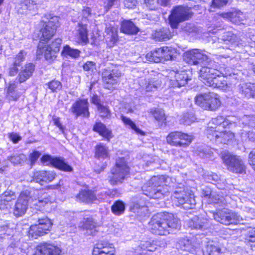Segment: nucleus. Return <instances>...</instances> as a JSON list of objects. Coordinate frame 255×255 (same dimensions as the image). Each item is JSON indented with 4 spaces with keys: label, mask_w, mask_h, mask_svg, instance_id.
<instances>
[{
    "label": "nucleus",
    "mask_w": 255,
    "mask_h": 255,
    "mask_svg": "<svg viewBox=\"0 0 255 255\" xmlns=\"http://www.w3.org/2000/svg\"><path fill=\"white\" fill-rule=\"evenodd\" d=\"M149 226L152 234L162 236L170 234L174 229H179L180 223L172 214L158 213L152 216Z\"/></svg>",
    "instance_id": "f257e3e1"
},
{
    "label": "nucleus",
    "mask_w": 255,
    "mask_h": 255,
    "mask_svg": "<svg viewBox=\"0 0 255 255\" xmlns=\"http://www.w3.org/2000/svg\"><path fill=\"white\" fill-rule=\"evenodd\" d=\"M170 187L165 184L163 176H153L142 187L143 193L150 198L160 199L167 196Z\"/></svg>",
    "instance_id": "f03ea898"
},
{
    "label": "nucleus",
    "mask_w": 255,
    "mask_h": 255,
    "mask_svg": "<svg viewBox=\"0 0 255 255\" xmlns=\"http://www.w3.org/2000/svg\"><path fill=\"white\" fill-rule=\"evenodd\" d=\"M129 173V167L125 158H119L116 160L115 166L111 169L108 179L111 185H117L122 183Z\"/></svg>",
    "instance_id": "7ed1b4c3"
},
{
    "label": "nucleus",
    "mask_w": 255,
    "mask_h": 255,
    "mask_svg": "<svg viewBox=\"0 0 255 255\" xmlns=\"http://www.w3.org/2000/svg\"><path fill=\"white\" fill-rule=\"evenodd\" d=\"M41 23L42 27L39 33L40 41L48 40L54 35L59 25V17L46 14Z\"/></svg>",
    "instance_id": "20e7f679"
},
{
    "label": "nucleus",
    "mask_w": 255,
    "mask_h": 255,
    "mask_svg": "<svg viewBox=\"0 0 255 255\" xmlns=\"http://www.w3.org/2000/svg\"><path fill=\"white\" fill-rule=\"evenodd\" d=\"M41 213H37L33 215V218L37 220V224L32 225L30 227L28 231L29 238L37 239L38 237L43 236L47 233L51 228L52 223L46 217L42 218L40 215Z\"/></svg>",
    "instance_id": "39448f33"
},
{
    "label": "nucleus",
    "mask_w": 255,
    "mask_h": 255,
    "mask_svg": "<svg viewBox=\"0 0 255 255\" xmlns=\"http://www.w3.org/2000/svg\"><path fill=\"white\" fill-rule=\"evenodd\" d=\"M172 196L177 205L181 206L184 209H192L196 205L194 194L191 192H185L183 187L176 188Z\"/></svg>",
    "instance_id": "423d86ee"
},
{
    "label": "nucleus",
    "mask_w": 255,
    "mask_h": 255,
    "mask_svg": "<svg viewBox=\"0 0 255 255\" xmlns=\"http://www.w3.org/2000/svg\"><path fill=\"white\" fill-rule=\"evenodd\" d=\"M196 104L205 110L215 111L220 106L221 102L218 95L209 92L197 95L195 98Z\"/></svg>",
    "instance_id": "0eeeda50"
},
{
    "label": "nucleus",
    "mask_w": 255,
    "mask_h": 255,
    "mask_svg": "<svg viewBox=\"0 0 255 255\" xmlns=\"http://www.w3.org/2000/svg\"><path fill=\"white\" fill-rule=\"evenodd\" d=\"M191 9L188 6L178 5L174 7L169 16L170 25L172 28H177L179 23L189 19L192 15Z\"/></svg>",
    "instance_id": "6e6552de"
},
{
    "label": "nucleus",
    "mask_w": 255,
    "mask_h": 255,
    "mask_svg": "<svg viewBox=\"0 0 255 255\" xmlns=\"http://www.w3.org/2000/svg\"><path fill=\"white\" fill-rule=\"evenodd\" d=\"M62 43V40L60 38H56L53 41L51 45H46L42 41H40L36 52L37 56L39 57L43 54L47 60H52L56 57V54L60 50Z\"/></svg>",
    "instance_id": "1a4fd4ad"
},
{
    "label": "nucleus",
    "mask_w": 255,
    "mask_h": 255,
    "mask_svg": "<svg viewBox=\"0 0 255 255\" xmlns=\"http://www.w3.org/2000/svg\"><path fill=\"white\" fill-rule=\"evenodd\" d=\"M207 64L201 65L200 70L199 77L200 80L206 85L207 81H211L216 77L223 75L220 70L217 69L218 65L214 61L210 59L207 61Z\"/></svg>",
    "instance_id": "9d476101"
},
{
    "label": "nucleus",
    "mask_w": 255,
    "mask_h": 255,
    "mask_svg": "<svg viewBox=\"0 0 255 255\" xmlns=\"http://www.w3.org/2000/svg\"><path fill=\"white\" fill-rule=\"evenodd\" d=\"M209 213L216 221L225 225L236 224L240 220V216L228 209L218 210L216 212H210Z\"/></svg>",
    "instance_id": "9b49d317"
},
{
    "label": "nucleus",
    "mask_w": 255,
    "mask_h": 255,
    "mask_svg": "<svg viewBox=\"0 0 255 255\" xmlns=\"http://www.w3.org/2000/svg\"><path fill=\"white\" fill-rule=\"evenodd\" d=\"M122 73L117 68H108L103 70L102 79L104 87L108 89L114 88L120 81Z\"/></svg>",
    "instance_id": "f8f14e48"
},
{
    "label": "nucleus",
    "mask_w": 255,
    "mask_h": 255,
    "mask_svg": "<svg viewBox=\"0 0 255 255\" xmlns=\"http://www.w3.org/2000/svg\"><path fill=\"white\" fill-rule=\"evenodd\" d=\"M222 159L229 170L236 173H243L245 171L244 163L239 157L225 152L222 155Z\"/></svg>",
    "instance_id": "ddd939ff"
},
{
    "label": "nucleus",
    "mask_w": 255,
    "mask_h": 255,
    "mask_svg": "<svg viewBox=\"0 0 255 255\" xmlns=\"http://www.w3.org/2000/svg\"><path fill=\"white\" fill-rule=\"evenodd\" d=\"M184 59L188 63L191 65L207 64V61L210 58L199 49H192L186 52L184 56Z\"/></svg>",
    "instance_id": "4468645a"
},
{
    "label": "nucleus",
    "mask_w": 255,
    "mask_h": 255,
    "mask_svg": "<svg viewBox=\"0 0 255 255\" xmlns=\"http://www.w3.org/2000/svg\"><path fill=\"white\" fill-rule=\"evenodd\" d=\"M192 136L179 131H173L170 133L166 137L168 143L175 146H186L192 141Z\"/></svg>",
    "instance_id": "2eb2a0df"
},
{
    "label": "nucleus",
    "mask_w": 255,
    "mask_h": 255,
    "mask_svg": "<svg viewBox=\"0 0 255 255\" xmlns=\"http://www.w3.org/2000/svg\"><path fill=\"white\" fill-rule=\"evenodd\" d=\"M30 192L27 190L22 192L15 203L13 214L16 217L24 215L27 210L30 199Z\"/></svg>",
    "instance_id": "dca6fc26"
},
{
    "label": "nucleus",
    "mask_w": 255,
    "mask_h": 255,
    "mask_svg": "<svg viewBox=\"0 0 255 255\" xmlns=\"http://www.w3.org/2000/svg\"><path fill=\"white\" fill-rule=\"evenodd\" d=\"M41 161L43 164H48V163L52 165L55 167L66 172H71L73 170L72 167L67 164L63 160L60 158H53L49 155H44L40 159Z\"/></svg>",
    "instance_id": "f3484780"
},
{
    "label": "nucleus",
    "mask_w": 255,
    "mask_h": 255,
    "mask_svg": "<svg viewBox=\"0 0 255 255\" xmlns=\"http://www.w3.org/2000/svg\"><path fill=\"white\" fill-rule=\"evenodd\" d=\"M88 107L89 103L87 100L82 99L74 103L70 110L73 114L76 115V118L79 116L88 118L90 116Z\"/></svg>",
    "instance_id": "a211bd4d"
},
{
    "label": "nucleus",
    "mask_w": 255,
    "mask_h": 255,
    "mask_svg": "<svg viewBox=\"0 0 255 255\" xmlns=\"http://www.w3.org/2000/svg\"><path fill=\"white\" fill-rule=\"evenodd\" d=\"M61 252L59 248L52 244L42 243L38 245L33 255H60Z\"/></svg>",
    "instance_id": "6ab92c4d"
},
{
    "label": "nucleus",
    "mask_w": 255,
    "mask_h": 255,
    "mask_svg": "<svg viewBox=\"0 0 255 255\" xmlns=\"http://www.w3.org/2000/svg\"><path fill=\"white\" fill-rule=\"evenodd\" d=\"M31 182L38 183L41 185L51 182L55 178V173L50 171H37L33 173Z\"/></svg>",
    "instance_id": "aec40b11"
},
{
    "label": "nucleus",
    "mask_w": 255,
    "mask_h": 255,
    "mask_svg": "<svg viewBox=\"0 0 255 255\" xmlns=\"http://www.w3.org/2000/svg\"><path fill=\"white\" fill-rule=\"evenodd\" d=\"M115 253V250L112 244L101 242L96 245L92 255H114Z\"/></svg>",
    "instance_id": "412c9836"
},
{
    "label": "nucleus",
    "mask_w": 255,
    "mask_h": 255,
    "mask_svg": "<svg viewBox=\"0 0 255 255\" xmlns=\"http://www.w3.org/2000/svg\"><path fill=\"white\" fill-rule=\"evenodd\" d=\"M187 226L196 230H204L209 228L208 220L202 216H195L187 222Z\"/></svg>",
    "instance_id": "4be33fe9"
},
{
    "label": "nucleus",
    "mask_w": 255,
    "mask_h": 255,
    "mask_svg": "<svg viewBox=\"0 0 255 255\" xmlns=\"http://www.w3.org/2000/svg\"><path fill=\"white\" fill-rule=\"evenodd\" d=\"M220 16L226 19L233 23L236 24H241L244 23L245 16L240 10L236 9L233 10L232 11L223 12L220 14Z\"/></svg>",
    "instance_id": "5701e85b"
},
{
    "label": "nucleus",
    "mask_w": 255,
    "mask_h": 255,
    "mask_svg": "<svg viewBox=\"0 0 255 255\" xmlns=\"http://www.w3.org/2000/svg\"><path fill=\"white\" fill-rule=\"evenodd\" d=\"M99 198V195L97 196L94 191L91 190H82L76 196V198L80 202L86 204L92 203Z\"/></svg>",
    "instance_id": "b1692460"
},
{
    "label": "nucleus",
    "mask_w": 255,
    "mask_h": 255,
    "mask_svg": "<svg viewBox=\"0 0 255 255\" xmlns=\"http://www.w3.org/2000/svg\"><path fill=\"white\" fill-rule=\"evenodd\" d=\"M239 91L242 96L248 99H255V84L246 83L239 85Z\"/></svg>",
    "instance_id": "393cba45"
},
{
    "label": "nucleus",
    "mask_w": 255,
    "mask_h": 255,
    "mask_svg": "<svg viewBox=\"0 0 255 255\" xmlns=\"http://www.w3.org/2000/svg\"><path fill=\"white\" fill-rule=\"evenodd\" d=\"M189 80L188 75L185 71H181L180 73H176L174 79L169 81V87L172 88H180L184 86Z\"/></svg>",
    "instance_id": "a878e982"
},
{
    "label": "nucleus",
    "mask_w": 255,
    "mask_h": 255,
    "mask_svg": "<svg viewBox=\"0 0 255 255\" xmlns=\"http://www.w3.org/2000/svg\"><path fill=\"white\" fill-rule=\"evenodd\" d=\"M200 246V244H194V241L188 238L180 239L177 244V247L181 250L194 253Z\"/></svg>",
    "instance_id": "bb28decb"
},
{
    "label": "nucleus",
    "mask_w": 255,
    "mask_h": 255,
    "mask_svg": "<svg viewBox=\"0 0 255 255\" xmlns=\"http://www.w3.org/2000/svg\"><path fill=\"white\" fill-rule=\"evenodd\" d=\"M36 6V2L33 0H19L15 9L18 13L22 14L34 9Z\"/></svg>",
    "instance_id": "cd10ccee"
},
{
    "label": "nucleus",
    "mask_w": 255,
    "mask_h": 255,
    "mask_svg": "<svg viewBox=\"0 0 255 255\" xmlns=\"http://www.w3.org/2000/svg\"><path fill=\"white\" fill-rule=\"evenodd\" d=\"M222 40L226 44H230L232 48L235 46L240 47V45L243 46L241 43V40L236 34H234L232 31L225 32L221 38Z\"/></svg>",
    "instance_id": "c85d7f7f"
},
{
    "label": "nucleus",
    "mask_w": 255,
    "mask_h": 255,
    "mask_svg": "<svg viewBox=\"0 0 255 255\" xmlns=\"http://www.w3.org/2000/svg\"><path fill=\"white\" fill-rule=\"evenodd\" d=\"M161 81L157 78L145 79L141 81V86L146 92L156 90L161 85Z\"/></svg>",
    "instance_id": "c756f323"
},
{
    "label": "nucleus",
    "mask_w": 255,
    "mask_h": 255,
    "mask_svg": "<svg viewBox=\"0 0 255 255\" xmlns=\"http://www.w3.org/2000/svg\"><path fill=\"white\" fill-rule=\"evenodd\" d=\"M34 69L35 66L32 63H27L22 67L18 76L19 83H23L29 79L32 76Z\"/></svg>",
    "instance_id": "7c9ffc66"
},
{
    "label": "nucleus",
    "mask_w": 255,
    "mask_h": 255,
    "mask_svg": "<svg viewBox=\"0 0 255 255\" xmlns=\"http://www.w3.org/2000/svg\"><path fill=\"white\" fill-rule=\"evenodd\" d=\"M93 130L107 138L108 141L113 137L111 130L107 128L106 126L100 122L95 123L93 126Z\"/></svg>",
    "instance_id": "2f4dec72"
},
{
    "label": "nucleus",
    "mask_w": 255,
    "mask_h": 255,
    "mask_svg": "<svg viewBox=\"0 0 255 255\" xmlns=\"http://www.w3.org/2000/svg\"><path fill=\"white\" fill-rule=\"evenodd\" d=\"M121 31L128 34H135L139 29L130 20H124L121 23Z\"/></svg>",
    "instance_id": "473e14b6"
},
{
    "label": "nucleus",
    "mask_w": 255,
    "mask_h": 255,
    "mask_svg": "<svg viewBox=\"0 0 255 255\" xmlns=\"http://www.w3.org/2000/svg\"><path fill=\"white\" fill-rule=\"evenodd\" d=\"M152 36L156 40L164 41L171 38L173 33L170 31L169 28L163 27L156 30Z\"/></svg>",
    "instance_id": "72a5a7b5"
},
{
    "label": "nucleus",
    "mask_w": 255,
    "mask_h": 255,
    "mask_svg": "<svg viewBox=\"0 0 255 255\" xmlns=\"http://www.w3.org/2000/svg\"><path fill=\"white\" fill-rule=\"evenodd\" d=\"M83 229L86 230V234L88 235L94 236L98 232L97 225L92 218L85 219L83 225Z\"/></svg>",
    "instance_id": "f704fd0d"
},
{
    "label": "nucleus",
    "mask_w": 255,
    "mask_h": 255,
    "mask_svg": "<svg viewBox=\"0 0 255 255\" xmlns=\"http://www.w3.org/2000/svg\"><path fill=\"white\" fill-rule=\"evenodd\" d=\"M162 48H158L146 55L147 60L150 62L159 63L163 62Z\"/></svg>",
    "instance_id": "c9c22d12"
},
{
    "label": "nucleus",
    "mask_w": 255,
    "mask_h": 255,
    "mask_svg": "<svg viewBox=\"0 0 255 255\" xmlns=\"http://www.w3.org/2000/svg\"><path fill=\"white\" fill-rule=\"evenodd\" d=\"M207 86L217 88L221 89H224L227 87V83L224 78H221V75L219 77L213 78L211 81H207Z\"/></svg>",
    "instance_id": "e433bc0d"
},
{
    "label": "nucleus",
    "mask_w": 255,
    "mask_h": 255,
    "mask_svg": "<svg viewBox=\"0 0 255 255\" xmlns=\"http://www.w3.org/2000/svg\"><path fill=\"white\" fill-rule=\"evenodd\" d=\"M7 159L14 165H22L27 160V157L22 153H15L8 156Z\"/></svg>",
    "instance_id": "4c0bfd02"
},
{
    "label": "nucleus",
    "mask_w": 255,
    "mask_h": 255,
    "mask_svg": "<svg viewBox=\"0 0 255 255\" xmlns=\"http://www.w3.org/2000/svg\"><path fill=\"white\" fill-rule=\"evenodd\" d=\"M209 203L219 204L223 206L227 204V200L224 196L220 195L216 192H214L210 200H208Z\"/></svg>",
    "instance_id": "58836bf2"
},
{
    "label": "nucleus",
    "mask_w": 255,
    "mask_h": 255,
    "mask_svg": "<svg viewBox=\"0 0 255 255\" xmlns=\"http://www.w3.org/2000/svg\"><path fill=\"white\" fill-rule=\"evenodd\" d=\"M162 48L163 62L169 60H173L175 57L176 50L175 49L168 46Z\"/></svg>",
    "instance_id": "ea45409f"
},
{
    "label": "nucleus",
    "mask_w": 255,
    "mask_h": 255,
    "mask_svg": "<svg viewBox=\"0 0 255 255\" xmlns=\"http://www.w3.org/2000/svg\"><path fill=\"white\" fill-rule=\"evenodd\" d=\"M220 251V248L215 246L213 242H209L205 247L204 253L206 255H219Z\"/></svg>",
    "instance_id": "a19ab883"
},
{
    "label": "nucleus",
    "mask_w": 255,
    "mask_h": 255,
    "mask_svg": "<svg viewBox=\"0 0 255 255\" xmlns=\"http://www.w3.org/2000/svg\"><path fill=\"white\" fill-rule=\"evenodd\" d=\"M96 157L99 159H104L109 156L108 148L101 144L97 145L96 147Z\"/></svg>",
    "instance_id": "79ce46f5"
},
{
    "label": "nucleus",
    "mask_w": 255,
    "mask_h": 255,
    "mask_svg": "<svg viewBox=\"0 0 255 255\" xmlns=\"http://www.w3.org/2000/svg\"><path fill=\"white\" fill-rule=\"evenodd\" d=\"M80 51L76 49L71 48L69 45L64 47L62 54L64 56H69L72 58H76L80 55Z\"/></svg>",
    "instance_id": "37998d69"
},
{
    "label": "nucleus",
    "mask_w": 255,
    "mask_h": 255,
    "mask_svg": "<svg viewBox=\"0 0 255 255\" xmlns=\"http://www.w3.org/2000/svg\"><path fill=\"white\" fill-rule=\"evenodd\" d=\"M112 212L116 215H120L124 213L125 210V206L123 202L117 201L112 206Z\"/></svg>",
    "instance_id": "c03bdc74"
},
{
    "label": "nucleus",
    "mask_w": 255,
    "mask_h": 255,
    "mask_svg": "<svg viewBox=\"0 0 255 255\" xmlns=\"http://www.w3.org/2000/svg\"><path fill=\"white\" fill-rule=\"evenodd\" d=\"M16 195L15 193L11 190L5 191L0 196V202L5 204V202H10L15 199Z\"/></svg>",
    "instance_id": "a18cd8bd"
},
{
    "label": "nucleus",
    "mask_w": 255,
    "mask_h": 255,
    "mask_svg": "<svg viewBox=\"0 0 255 255\" xmlns=\"http://www.w3.org/2000/svg\"><path fill=\"white\" fill-rule=\"evenodd\" d=\"M212 123L217 126L222 125L223 127H229L231 128L235 124L231 123L229 121L225 119L223 116H218L216 118L212 120Z\"/></svg>",
    "instance_id": "49530a36"
},
{
    "label": "nucleus",
    "mask_w": 255,
    "mask_h": 255,
    "mask_svg": "<svg viewBox=\"0 0 255 255\" xmlns=\"http://www.w3.org/2000/svg\"><path fill=\"white\" fill-rule=\"evenodd\" d=\"M241 43H243V46L240 45V47H244V51L249 53L250 55L255 54V41L250 40L247 42H245L241 40Z\"/></svg>",
    "instance_id": "de8ad7c7"
},
{
    "label": "nucleus",
    "mask_w": 255,
    "mask_h": 255,
    "mask_svg": "<svg viewBox=\"0 0 255 255\" xmlns=\"http://www.w3.org/2000/svg\"><path fill=\"white\" fill-rule=\"evenodd\" d=\"M150 113L155 119L159 122H163L166 120V117L164 111L161 109H152Z\"/></svg>",
    "instance_id": "09e8293b"
},
{
    "label": "nucleus",
    "mask_w": 255,
    "mask_h": 255,
    "mask_svg": "<svg viewBox=\"0 0 255 255\" xmlns=\"http://www.w3.org/2000/svg\"><path fill=\"white\" fill-rule=\"evenodd\" d=\"M130 210L138 216H142L145 215L147 208L145 206L140 205L138 203H134L130 208Z\"/></svg>",
    "instance_id": "8fccbe9b"
},
{
    "label": "nucleus",
    "mask_w": 255,
    "mask_h": 255,
    "mask_svg": "<svg viewBox=\"0 0 255 255\" xmlns=\"http://www.w3.org/2000/svg\"><path fill=\"white\" fill-rule=\"evenodd\" d=\"M220 139L219 142L226 144L229 141L232 140L234 137V134L230 131L225 130L220 132L219 134Z\"/></svg>",
    "instance_id": "3c124183"
},
{
    "label": "nucleus",
    "mask_w": 255,
    "mask_h": 255,
    "mask_svg": "<svg viewBox=\"0 0 255 255\" xmlns=\"http://www.w3.org/2000/svg\"><path fill=\"white\" fill-rule=\"evenodd\" d=\"M121 119L125 125L128 126L137 133L142 134L143 133V132L139 128L136 127L135 124L129 118H127L124 115H122L121 117Z\"/></svg>",
    "instance_id": "603ef678"
},
{
    "label": "nucleus",
    "mask_w": 255,
    "mask_h": 255,
    "mask_svg": "<svg viewBox=\"0 0 255 255\" xmlns=\"http://www.w3.org/2000/svg\"><path fill=\"white\" fill-rule=\"evenodd\" d=\"M196 152L198 155L203 158H210L213 155L212 150L208 147L200 148L197 149Z\"/></svg>",
    "instance_id": "864d4df0"
},
{
    "label": "nucleus",
    "mask_w": 255,
    "mask_h": 255,
    "mask_svg": "<svg viewBox=\"0 0 255 255\" xmlns=\"http://www.w3.org/2000/svg\"><path fill=\"white\" fill-rule=\"evenodd\" d=\"M52 92H57L62 89V85L61 83L57 80H52L51 81L45 84Z\"/></svg>",
    "instance_id": "5fc2aeb1"
},
{
    "label": "nucleus",
    "mask_w": 255,
    "mask_h": 255,
    "mask_svg": "<svg viewBox=\"0 0 255 255\" xmlns=\"http://www.w3.org/2000/svg\"><path fill=\"white\" fill-rule=\"evenodd\" d=\"M106 32L109 36L108 38L113 43L118 40V33L117 29L114 27H108L106 28Z\"/></svg>",
    "instance_id": "6e6d98bb"
},
{
    "label": "nucleus",
    "mask_w": 255,
    "mask_h": 255,
    "mask_svg": "<svg viewBox=\"0 0 255 255\" xmlns=\"http://www.w3.org/2000/svg\"><path fill=\"white\" fill-rule=\"evenodd\" d=\"M79 34L82 42L84 44H87L89 40L87 37V29L85 25H80Z\"/></svg>",
    "instance_id": "4d7b16f0"
},
{
    "label": "nucleus",
    "mask_w": 255,
    "mask_h": 255,
    "mask_svg": "<svg viewBox=\"0 0 255 255\" xmlns=\"http://www.w3.org/2000/svg\"><path fill=\"white\" fill-rule=\"evenodd\" d=\"M50 202V199L47 194L44 195L42 198H39L35 201L34 205L40 209L44 207L46 204Z\"/></svg>",
    "instance_id": "13d9d810"
},
{
    "label": "nucleus",
    "mask_w": 255,
    "mask_h": 255,
    "mask_svg": "<svg viewBox=\"0 0 255 255\" xmlns=\"http://www.w3.org/2000/svg\"><path fill=\"white\" fill-rule=\"evenodd\" d=\"M100 113V117L102 118H110L111 117V112L109 108L103 105H100L97 108Z\"/></svg>",
    "instance_id": "bf43d9fd"
},
{
    "label": "nucleus",
    "mask_w": 255,
    "mask_h": 255,
    "mask_svg": "<svg viewBox=\"0 0 255 255\" xmlns=\"http://www.w3.org/2000/svg\"><path fill=\"white\" fill-rule=\"evenodd\" d=\"M26 55L27 53L26 51L21 50L14 58L13 62H14V65L20 66L21 63L25 60Z\"/></svg>",
    "instance_id": "052dcab7"
},
{
    "label": "nucleus",
    "mask_w": 255,
    "mask_h": 255,
    "mask_svg": "<svg viewBox=\"0 0 255 255\" xmlns=\"http://www.w3.org/2000/svg\"><path fill=\"white\" fill-rule=\"evenodd\" d=\"M195 118L192 115L187 113L183 116L182 122L186 125H190L192 122H194Z\"/></svg>",
    "instance_id": "680f3d73"
},
{
    "label": "nucleus",
    "mask_w": 255,
    "mask_h": 255,
    "mask_svg": "<svg viewBox=\"0 0 255 255\" xmlns=\"http://www.w3.org/2000/svg\"><path fill=\"white\" fill-rule=\"evenodd\" d=\"M41 154V153L39 151L36 150L30 154L29 159L31 162V165H33L35 164Z\"/></svg>",
    "instance_id": "e2e57ef3"
},
{
    "label": "nucleus",
    "mask_w": 255,
    "mask_h": 255,
    "mask_svg": "<svg viewBox=\"0 0 255 255\" xmlns=\"http://www.w3.org/2000/svg\"><path fill=\"white\" fill-rule=\"evenodd\" d=\"M20 96L19 92L16 91L6 94V98L9 101H16L19 98Z\"/></svg>",
    "instance_id": "0e129e2a"
},
{
    "label": "nucleus",
    "mask_w": 255,
    "mask_h": 255,
    "mask_svg": "<svg viewBox=\"0 0 255 255\" xmlns=\"http://www.w3.org/2000/svg\"><path fill=\"white\" fill-rule=\"evenodd\" d=\"M229 0H212L211 6L213 7H220L227 4Z\"/></svg>",
    "instance_id": "69168bd1"
},
{
    "label": "nucleus",
    "mask_w": 255,
    "mask_h": 255,
    "mask_svg": "<svg viewBox=\"0 0 255 255\" xmlns=\"http://www.w3.org/2000/svg\"><path fill=\"white\" fill-rule=\"evenodd\" d=\"M95 65L94 62L88 61L83 64V68L85 71H93L95 68Z\"/></svg>",
    "instance_id": "338daca9"
},
{
    "label": "nucleus",
    "mask_w": 255,
    "mask_h": 255,
    "mask_svg": "<svg viewBox=\"0 0 255 255\" xmlns=\"http://www.w3.org/2000/svg\"><path fill=\"white\" fill-rule=\"evenodd\" d=\"M249 163L255 171V150H252L249 154Z\"/></svg>",
    "instance_id": "774afa93"
}]
</instances>
